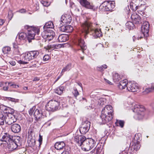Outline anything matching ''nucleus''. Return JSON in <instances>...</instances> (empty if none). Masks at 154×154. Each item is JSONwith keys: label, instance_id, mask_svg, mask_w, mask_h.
Masks as SVG:
<instances>
[{"label": "nucleus", "instance_id": "47", "mask_svg": "<svg viewBox=\"0 0 154 154\" xmlns=\"http://www.w3.org/2000/svg\"><path fill=\"white\" fill-rule=\"evenodd\" d=\"M21 49L18 47L14 50V52L16 54H21L20 50Z\"/></svg>", "mask_w": 154, "mask_h": 154}, {"label": "nucleus", "instance_id": "63", "mask_svg": "<svg viewBox=\"0 0 154 154\" xmlns=\"http://www.w3.org/2000/svg\"><path fill=\"white\" fill-rule=\"evenodd\" d=\"M10 64L12 66H14L15 65V62L14 61H11L10 62Z\"/></svg>", "mask_w": 154, "mask_h": 154}, {"label": "nucleus", "instance_id": "7", "mask_svg": "<svg viewBox=\"0 0 154 154\" xmlns=\"http://www.w3.org/2000/svg\"><path fill=\"white\" fill-rule=\"evenodd\" d=\"M54 35V32L52 30H44L42 33L43 38L48 41H51L53 38Z\"/></svg>", "mask_w": 154, "mask_h": 154}, {"label": "nucleus", "instance_id": "6", "mask_svg": "<svg viewBox=\"0 0 154 154\" xmlns=\"http://www.w3.org/2000/svg\"><path fill=\"white\" fill-rule=\"evenodd\" d=\"M59 105L58 101L52 100L48 103L46 106V109L48 111L54 112L57 109Z\"/></svg>", "mask_w": 154, "mask_h": 154}, {"label": "nucleus", "instance_id": "22", "mask_svg": "<svg viewBox=\"0 0 154 154\" xmlns=\"http://www.w3.org/2000/svg\"><path fill=\"white\" fill-rule=\"evenodd\" d=\"M34 116L35 117V119L38 120L40 118H43L44 116L41 110H39L38 109H36L34 113Z\"/></svg>", "mask_w": 154, "mask_h": 154}, {"label": "nucleus", "instance_id": "30", "mask_svg": "<svg viewBox=\"0 0 154 154\" xmlns=\"http://www.w3.org/2000/svg\"><path fill=\"white\" fill-rule=\"evenodd\" d=\"M6 114H0V125H3L6 122Z\"/></svg>", "mask_w": 154, "mask_h": 154}, {"label": "nucleus", "instance_id": "28", "mask_svg": "<svg viewBox=\"0 0 154 154\" xmlns=\"http://www.w3.org/2000/svg\"><path fill=\"white\" fill-rule=\"evenodd\" d=\"M17 36L18 37L20 41L26 40L27 39V34L24 32L19 33Z\"/></svg>", "mask_w": 154, "mask_h": 154}, {"label": "nucleus", "instance_id": "29", "mask_svg": "<svg viewBox=\"0 0 154 154\" xmlns=\"http://www.w3.org/2000/svg\"><path fill=\"white\" fill-rule=\"evenodd\" d=\"M72 64L70 63L68 64L66 66L64 67L62 69L61 72L60 73L61 75H63L64 72L69 71L71 68Z\"/></svg>", "mask_w": 154, "mask_h": 154}, {"label": "nucleus", "instance_id": "50", "mask_svg": "<svg viewBox=\"0 0 154 154\" xmlns=\"http://www.w3.org/2000/svg\"><path fill=\"white\" fill-rule=\"evenodd\" d=\"M38 141L39 142V146H40V145L42 144V136H41L40 134H39V138L38 140Z\"/></svg>", "mask_w": 154, "mask_h": 154}, {"label": "nucleus", "instance_id": "59", "mask_svg": "<svg viewBox=\"0 0 154 154\" xmlns=\"http://www.w3.org/2000/svg\"><path fill=\"white\" fill-rule=\"evenodd\" d=\"M13 47L14 48V49L17 48L18 47V46L16 44H15V43H13Z\"/></svg>", "mask_w": 154, "mask_h": 154}, {"label": "nucleus", "instance_id": "56", "mask_svg": "<svg viewBox=\"0 0 154 154\" xmlns=\"http://www.w3.org/2000/svg\"><path fill=\"white\" fill-rule=\"evenodd\" d=\"M5 20H4L0 19V25H2L5 22Z\"/></svg>", "mask_w": 154, "mask_h": 154}, {"label": "nucleus", "instance_id": "3", "mask_svg": "<svg viewBox=\"0 0 154 154\" xmlns=\"http://www.w3.org/2000/svg\"><path fill=\"white\" fill-rule=\"evenodd\" d=\"M39 54V52L37 51H31L26 53L24 56V60L26 61H23L20 60L18 61V62L21 64H26L28 63V61L36 58Z\"/></svg>", "mask_w": 154, "mask_h": 154}, {"label": "nucleus", "instance_id": "62", "mask_svg": "<svg viewBox=\"0 0 154 154\" xmlns=\"http://www.w3.org/2000/svg\"><path fill=\"white\" fill-rule=\"evenodd\" d=\"M12 87L13 88H19V86L18 85H16V84H14V85L12 86Z\"/></svg>", "mask_w": 154, "mask_h": 154}, {"label": "nucleus", "instance_id": "43", "mask_svg": "<svg viewBox=\"0 0 154 154\" xmlns=\"http://www.w3.org/2000/svg\"><path fill=\"white\" fill-rule=\"evenodd\" d=\"M111 6L109 3H108L105 6V10L106 11H112Z\"/></svg>", "mask_w": 154, "mask_h": 154}, {"label": "nucleus", "instance_id": "37", "mask_svg": "<svg viewBox=\"0 0 154 154\" xmlns=\"http://www.w3.org/2000/svg\"><path fill=\"white\" fill-rule=\"evenodd\" d=\"M140 145L139 143H137L134 144L132 147L133 149V152H134V151H137L139 149L140 147Z\"/></svg>", "mask_w": 154, "mask_h": 154}, {"label": "nucleus", "instance_id": "54", "mask_svg": "<svg viewBox=\"0 0 154 154\" xmlns=\"http://www.w3.org/2000/svg\"><path fill=\"white\" fill-rule=\"evenodd\" d=\"M5 85H6L7 84H8V85H10V86L12 87V86L14 85V83H13L12 82H5Z\"/></svg>", "mask_w": 154, "mask_h": 154}, {"label": "nucleus", "instance_id": "64", "mask_svg": "<svg viewBox=\"0 0 154 154\" xmlns=\"http://www.w3.org/2000/svg\"><path fill=\"white\" fill-rule=\"evenodd\" d=\"M151 88L152 89V90H154V83L152 84Z\"/></svg>", "mask_w": 154, "mask_h": 154}, {"label": "nucleus", "instance_id": "18", "mask_svg": "<svg viewBox=\"0 0 154 154\" xmlns=\"http://www.w3.org/2000/svg\"><path fill=\"white\" fill-rule=\"evenodd\" d=\"M102 112H103L108 114V115H111L112 118L113 117V110L112 107L110 105L106 106L102 109Z\"/></svg>", "mask_w": 154, "mask_h": 154}, {"label": "nucleus", "instance_id": "24", "mask_svg": "<svg viewBox=\"0 0 154 154\" xmlns=\"http://www.w3.org/2000/svg\"><path fill=\"white\" fill-rule=\"evenodd\" d=\"M128 83L126 79L123 80L120 82L119 84L118 85V87L121 90L125 89L127 87Z\"/></svg>", "mask_w": 154, "mask_h": 154}, {"label": "nucleus", "instance_id": "60", "mask_svg": "<svg viewBox=\"0 0 154 154\" xmlns=\"http://www.w3.org/2000/svg\"><path fill=\"white\" fill-rule=\"evenodd\" d=\"M61 154H69V153L68 151H64Z\"/></svg>", "mask_w": 154, "mask_h": 154}, {"label": "nucleus", "instance_id": "55", "mask_svg": "<svg viewBox=\"0 0 154 154\" xmlns=\"http://www.w3.org/2000/svg\"><path fill=\"white\" fill-rule=\"evenodd\" d=\"M13 14H12V11H10L8 12V16L9 17H11L12 18V16H13Z\"/></svg>", "mask_w": 154, "mask_h": 154}, {"label": "nucleus", "instance_id": "57", "mask_svg": "<svg viewBox=\"0 0 154 154\" xmlns=\"http://www.w3.org/2000/svg\"><path fill=\"white\" fill-rule=\"evenodd\" d=\"M6 85V86H4L3 87V90L5 91H7L8 89V87L7 85Z\"/></svg>", "mask_w": 154, "mask_h": 154}, {"label": "nucleus", "instance_id": "2", "mask_svg": "<svg viewBox=\"0 0 154 154\" xmlns=\"http://www.w3.org/2000/svg\"><path fill=\"white\" fill-rule=\"evenodd\" d=\"M8 143L9 150L12 151L19 149L21 145V140L19 136L12 137V139Z\"/></svg>", "mask_w": 154, "mask_h": 154}, {"label": "nucleus", "instance_id": "25", "mask_svg": "<svg viewBox=\"0 0 154 154\" xmlns=\"http://www.w3.org/2000/svg\"><path fill=\"white\" fill-rule=\"evenodd\" d=\"M65 146L64 143L63 141L56 142L54 145L55 148L57 150L61 149Z\"/></svg>", "mask_w": 154, "mask_h": 154}, {"label": "nucleus", "instance_id": "32", "mask_svg": "<svg viewBox=\"0 0 154 154\" xmlns=\"http://www.w3.org/2000/svg\"><path fill=\"white\" fill-rule=\"evenodd\" d=\"M58 46L57 45L53 44L48 45L47 47H45V48L48 50V52H51L52 50L57 48Z\"/></svg>", "mask_w": 154, "mask_h": 154}, {"label": "nucleus", "instance_id": "45", "mask_svg": "<svg viewBox=\"0 0 154 154\" xmlns=\"http://www.w3.org/2000/svg\"><path fill=\"white\" fill-rule=\"evenodd\" d=\"M66 25H64L61 26L59 28L60 31L62 32H66Z\"/></svg>", "mask_w": 154, "mask_h": 154}, {"label": "nucleus", "instance_id": "38", "mask_svg": "<svg viewBox=\"0 0 154 154\" xmlns=\"http://www.w3.org/2000/svg\"><path fill=\"white\" fill-rule=\"evenodd\" d=\"M11 50V48L9 47H5L3 48L2 51L3 53L5 54L8 53Z\"/></svg>", "mask_w": 154, "mask_h": 154}, {"label": "nucleus", "instance_id": "35", "mask_svg": "<svg viewBox=\"0 0 154 154\" xmlns=\"http://www.w3.org/2000/svg\"><path fill=\"white\" fill-rule=\"evenodd\" d=\"M120 79L118 73H115L113 75V79L114 82H118Z\"/></svg>", "mask_w": 154, "mask_h": 154}, {"label": "nucleus", "instance_id": "58", "mask_svg": "<svg viewBox=\"0 0 154 154\" xmlns=\"http://www.w3.org/2000/svg\"><path fill=\"white\" fill-rule=\"evenodd\" d=\"M109 4H110V6H111V8L112 10V9L114 8L115 6L114 5V4H113L112 2H111L110 3H109Z\"/></svg>", "mask_w": 154, "mask_h": 154}, {"label": "nucleus", "instance_id": "53", "mask_svg": "<svg viewBox=\"0 0 154 154\" xmlns=\"http://www.w3.org/2000/svg\"><path fill=\"white\" fill-rule=\"evenodd\" d=\"M26 11L24 9H22L18 11L17 12L21 13H25Z\"/></svg>", "mask_w": 154, "mask_h": 154}, {"label": "nucleus", "instance_id": "15", "mask_svg": "<svg viewBox=\"0 0 154 154\" xmlns=\"http://www.w3.org/2000/svg\"><path fill=\"white\" fill-rule=\"evenodd\" d=\"M85 137L83 135H77L74 137L75 141L78 144V145L84 146V142L86 140Z\"/></svg>", "mask_w": 154, "mask_h": 154}, {"label": "nucleus", "instance_id": "46", "mask_svg": "<svg viewBox=\"0 0 154 154\" xmlns=\"http://www.w3.org/2000/svg\"><path fill=\"white\" fill-rule=\"evenodd\" d=\"M96 154H98L99 153H100V152H101V151H102V147L101 146H100V147H96Z\"/></svg>", "mask_w": 154, "mask_h": 154}, {"label": "nucleus", "instance_id": "49", "mask_svg": "<svg viewBox=\"0 0 154 154\" xmlns=\"http://www.w3.org/2000/svg\"><path fill=\"white\" fill-rule=\"evenodd\" d=\"M152 89L151 88H146L145 90L143 91L145 94L148 93L152 91Z\"/></svg>", "mask_w": 154, "mask_h": 154}, {"label": "nucleus", "instance_id": "19", "mask_svg": "<svg viewBox=\"0 0 154 154\" xmlns=\"http://www.w3.org/2000/svg\"><path fill=\"white\" fill-rule=\"evenodd\" d=\"M61 20L63 23H70L72 20V17L70 15L65 14L62 15L61 18Z\"/></svg>", "mask_w": 154, "mask_h": 154}, {"label": "nucleus", "instance_id": "10", "mask_svg": "<svg viewBox=\"0 0 154 154\" xmlns=\"http://www.w3.org/2000/svg\"><path fill=\"white\" fill-rule=\"evenodd\" d=\"M31 26L26 25L24 26V29H27L28 31V35H27V39L29 43L31 42V40L33 39L35 36V31H33L30 28Z\"/></svg>", "mask_w": 154, "mask_h": 154}, {"label": "nucleus", "instance_id": "61", "mask_svg": "<svg viewBox=\"0 0 154 154\" xmlns=\"http://www.w3.org/2000/svg\"><path fill=\"white\" fill-rule=\"evenodd\" d=\"M8 99L12 102H14L15 101V99L14 98L11 97H8Z\"/></svg>", "mask_w": 154, "mask_h": 154}, {"label": "nucleus", "instance_id": "34", "mask_svg": "<svg viewBox=\"0 0 154 154\" xmlns=\"http://www.w3.org/2000/svg\"><path fill=\"white\" fill-rule=\"evenodd\" d=\"M133 22L131 21L128 22L126 23V27L129 29H132L134 26Z\"/></svg>", "mask_w": 154, "mask_h": 154}, {"label": "nucleus", "instance_id": "17", "mask_svg": "<svg viewBox=\"0 0 154 154\" xmlns=\"http://www.w3.org/2000/svg\"><path fill=\"white\" fill-rule=\"evenodd\" d=\"M0 108L3 111L5 114H14V110L10 107L5 106L3 105L0 106Z\"/></svg>", "mask_w": 154, "mask_h": 154}, {"label": "nucleus", "instance_id": "39", "mask_svg": "<svg viewBox=\"0 0 154 154\" xmlns=\"http://www.w3.org/2000/svg\"><path fill=\"white\" fill-rule=\"evenodd\" d=\"M28 142L30 146H34L35 144V140L34 139L32 138L29 140H28Z\"/></svg>", "mask_w": 154, "mask_h": 154}, {"label": "nucleus", "instance_id": "52", "mask_svg": "<svg viewBox=\"0 0 154 154\" xmlns=\"http://www.w3.org/2000/svg\"><path fill=\"white\" fill-rule=\"evenodd\" d=\"M34 110V107L30 109L29 111V114L31 115H32L33 114Z\"/></svg>", "mask_w": 154, "mask_h": 154}, {"label": "nucleus", "instance_id": "44", "mask_svg": "<svg viewBox=\"0 0 154 154\" xmlns=\"http://www.w3.org/2000/svg\"><path fill=\"white\" fill-rule=\"evenodd\" d=\"M30 28H31V29L35 31V33H36L38 35V34L39 32V30L38 29L35 27H33L32 26H31Z\"/></svg>", "mask_w": 154, "mask_h": 154}, {"label": "nucleus", "instance_id": "16", "mask_svg": "<svg viewBox=\"0 0 154 154\" xmlns=\"http://www.w3.org/2000/svg\"><path fill=\"white\" fill-rule=\"evenodd\" d=\"M6 123L8 125H11L17 121L14 114H6Z\"/></svg>", "mask_w": 154, "mask_h": 154}, {"label": "nucleus", "instance_id": "40", "mask_svg": "<svg viewBox=\"0 0 154 154\" xmlns=\"http://www.w3.org/2000/svg\"><path fill=\"white\" fill-rule=\"evenodd\" d=\"M73 30V28L72 26H66V32H72Z\"/></svg>", "mask_w": 154, "mask_h": 154}, {"label": "nucleus", "instance_id": "48", "mask_svg": "<svg viewBox=\"0 0 154 154\" xmlns=\"http://www.w3.org/2000/svg\"><path fill=\"white\" fill-rule=\"evenodd\" d=\"M49 58V56L48 55H45L43 57V60L45 61L48 60Z\"/></svg>", "mask_w": 154, "mask_h": 154}, {"label": "nucleus", "instance_id": "26", "mask_svg": "<svg viewBox=\"0 0 154 154\" xmlns=\"http://www.w3.org/2000/svg\"><path fill=\"white\" fill-rule=\"evenodd\" d=\"M54 27V25L53 23L51 21H49L46 23L43 27L44 30H51L50 28L52 29Z\"/></svg>", "mask_w": 154, "mask_h": 154}, {"label": "nucleus", "instance_id": "36", "mask_svg": "<svg viewBox=\"0 0 154 154\" xmlns=\"http://www.w3.org/2000/svg\"><path fill=\"white\" fill-rule=\"evenodd\" d=\"M133 152V149L132 147H129V148H127L125 150L124 152H127L126 154H131Z\"/></svg>", "mask_w": 154, "mask_h": 154}, {"label": "nucleus", "instance_id": "31", "mask_svg": "<svg viewBox=\"0 0 154 154\" xmlns=\"http://www.w3.org/2000/svg\"><path fill=\"white\" fill-rule=\"evenodd\" d=\"M130 5L131 8L134 11H135L138 8H140L141 6H144V5H142V4H141L140 6H139L137 5L133 2L131 3Z\"/></svg>", "mask_w": 154, "mask_h": 154}, {"label": "nucleus", "instance_id": "51", "mask_svg": "<svg viewBox=\"0 0 154 154\" xmlns=\"http://www.w3.org/2000/svg\"><path fill=\"white\" fill-rule=\"evenodd\" d=\"M118 123L120 125V126L121 128H123L124 126V121H122V120H120L119 121Z\"/></svg>", "mask_w": 154, "mask_h": 154}, {"label": "nucleus", "instance_id": "33", "mask_svg": "<svg viewBox=\"0 0 154 154\" xmlns=\"http://www.w3.org/2000/svg\"><path fill=\"white\" fill-rule=\"evenodd\" d=\"M64 89V87L60 86L57 88L55 90V93L59 95H60L62 94Z\"/></svg>", "mask_w": 154, "mask_h": 154}, {"label": "nucleus", "instance_id": "8", "mask_svg": "<svg viewBox=\"0 0 154 154\" xmlns=\"http://www.w3.org/2000/svg\"><path fill=\"white\" fill-rule=\"evenodd\" d=\"M100 122L102 124H104L108 122L111 120L112 119V115H108L103 112H101V115L100 116Z\"/></svg>", "mask_w": 154, "mask_h": 154}, {"label": "nucleus", "instance_id": "11", "mask_svg": "<svg viewBox=\"0 0 154 154\" xmlns=\"http://www.w3.org/2000/svg\"><path fill=\"white\" fill-rule=\"evenodd\" d=\"M90 125V122L87 121L79 128V131L82 134H85L88 131Z\"/></svg>", "mask_w": 154, "mask_h": 154}, {"label": "nucleus", "instance_id": "13", "mask_svg": "<svg viewBox=\"0 0 154 154\" xmlns=\"http://www.w3.org/2000/svg\"><path fill=\"white\" fill-rule=\"evenodd\" d=\"M149 24L148 22H144L141 27V31L144 36L147 37L149 35Z\"/></svg>", "mask_w": 154, "mask_h": 154}, {"label": "nucleus", "instance_id": "9", "mask_svg": "<svg viewBox=\"0 0 154 154\" xmlns=\"http://www.w3.org/2000/svg\"><path fill=\"white\" fill-rule=\"evenodd\" d=\"M75 44L80 47V48L78 49V50L82 51L83 53L84 52V51L87 48V46L83 39L81 38H79L76 40Z\"/></svg>", "mask_w": 154, "mask_h": 154}, {"label": "nucleus", "instance_id": "5", "mask_svg": "<svg viewBox=\"0 0 154 154\" xmlns=\"http://www.w3.org/2000/svg\"><path fill=\"white\" fill-rule=\"evenodd\" d=\"M96 139H86L84 142V149L86 151H88L94 147L96 146Z\"/></svg>", "mask_w": 154, "mask_h": 154}, {"label": "nucleus", "instance_id": "27", "mask_svg": "<svg viewBox=\"0 0 154 154\" xmlns=\"http://www.w3.org/2000/svg\"><path fill=\"white\" fill-rule=\"evenodd\" d=\"M11 136L7 133H5L2 136V139H1L2 141L7 142H9L12 138H11Z\"/></svg>", "mask_w": 154, "mask_h": 154}, {"label": "nucleus", "instance_id": "1", "mask_svg": "<svg viewBox=\"0 0 154 154\" xmlns=\"http://www.w3.org/2000/svg\"><path fill=\"white\" fill-rule=\"evenodd\" d=\"M82 32L85 33V37L86 38V36L90 32H92V34L94 38L101 37L102 35V34L100 29H94L92 27V24L88 21H86L82 25Z\"/></svg>", "mask_w": 154, "mask_h": 154}, {"label": "nucleus", "instance_id": "14", "mask_svg": "<svg viewBox=\"0 0 154 154\" xmlns=\"http://www.w3.org/2000/svg\"><path fill=\"white\" fill-rule=\"evenodd\" d=\"M80 4L83 7L87 8L94 10L95 9L94 6L91 5L87 0H79Z\"/></svg>", "mask_w": 154, "mask_h": 154}, {"label": "nucleus", "instance_id": "12", "mask_svg": "<svg viewBox=\"0 0 154 154\" xmlns=\"http://www.w3.org/2000/svg\"><path fill=\"white\" fill-rule=\"evenodd\" d=\"M127 88L129 91H136L138 89V84L134 82H129L127 83Z\"/></svg>", "mask_w": 154, "mask_h": 154}, {"label": "nucleus", "instance_id": "42", "mask_svg": "<svg viewBox=\"0 0 154 154\" xmlns=\"http://www.w3.org/2000/svg\"><path fill=\"white\" fill-rule=\"evenodd\" d=\"M107 66L106 65H103L102 66L97 67V69L99 71H101L104 70V69H106Z\"/></svg>", "mask_w": 154, "mask_h": 154}, {"label": "nucleus", "instance_id": "4", "mask_svg": "<svg viewBox=\"0 0 154 154\" xmlns=\"http://www.w3.org/2000/svg\"><path fill=\"white\" fill-rule=\"evenodd\" d=\"M132 110L135 113L134 116L135 118L138 120H140L143 118L144 115L143 112L145 109L143 106L135 105Z\"/></svg>", "mask_w": 154, "mask_h": 154}, {"label": "nucleus", "instance_id": "21", "mask_svg": "<svg viewBox=\"0 0 154 154\" xmlns=\"http://www.w3.org/2000/svg\"><path fill=\"white\" fill-rule=\"evenodd\" d=\"M11 128L12 131L14 133H18L21 130L20 126L17 124H14L11 125Z\"/></svg>", "mask_w": 154, "mask_h": 154}, {"label": "nucleus", "instance_id": "41", "mask_svg": "<svg viewBox=\"0 0 154 154\" xmlns=\"http://www.w3.org/2000/svg\"><path fill=\"white\" fill-rule=\"evenodd\" d=\"M72 93L74 95V96L76 98L77 96L79 95V93L77 90V89L74 88L73 91H72Z\"/></svg>", "mask_w": 154, "mask_h": 154}, {"label": "nucleus", "instance_id": "20", "mask_svg": "<svg viewBox=\"0 0 154 154\" xmlns=\"http://www.w3.org/2000/svg\"><path fill=\"white\" fill-rule=\"evenodd\" d=\"M131 18L132 21L135 24H139L140 23L141 18L136 13H134L131 16Z\"/></svg>", "mask_w": 154, "mask_h": 154}, {"label": "nucleus", "instance_id": "23", "mask_svg": "<svg viewBox=\"0 0 154 154\" xmlns=\"http://www.w3.org/2000/svg\"><path fill=\"white\" fill-rule=\"evenodd\" d=\"M68 39V36L67 35L61 34L58 36V40L59 42H66Z\"/></svg>", "mask_w": 154, "mask_h": 154}]
</instances>
